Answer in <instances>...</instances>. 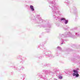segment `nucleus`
Here are the masks:
<instances>
[{
	"mask_svg": "<svg viewBox=\"0 0 80 80\" xmlns=\"http://www.w3.org/2000/svg\"><path fill=\"white\" fill-rule=\"evenodd\" d=\"M61 20H65V18H62L61 19Z\"/></svg>",
	"mask_w": 80,
	"mask_h": 80,
	"instance_id": "obj_3",
	"label": "nucleus"
},
{
	"mask_svg": "<svg viewBox=\"0 0 80 80\" xmlns=\"http://www.w3.org/2000/svg\"><path fill=\"white\" fill-rule=\"evenodd\" d=\"M59 78H60V79H62V76H60L59 77Z\"/></svg>",
	"mask_w": 80,
	"mask_h": 80,
	"instance_id": "obj_7",
	"label": "nucleus"
},
{
	"mask_svg": "<svg viewBox=\"0 0 80 80\" xmlns=\"http://www.w3.org/2000/svg\"><path fill=\"white\" fill-rule=\"evenodd\" d=\"M78 76H79V74H78V73H77V74H76V76L77 77H78Z\"/></svg>",
	"mask_w": 80,
	"mask_h": 80,
	"instance_id": "obj_4",
	"label": "nucleus"
},
{
	"mask_svg": "<svg viewBox=\"0 0 80 80\" xmlns=\"http://www.w3.org/2000/svg\"><path fill=\"white\" fill-rule=\"evenodd\" d=\"M73 72H74V73H78V72L77 71L74 70L73 71Z\"/></svg>",
	"mask_w": 80,
	"mask_h": 80,
	"instance_id": "obj_2",
	"label": "nucleus"
},
{
	"mask_svg": "<svg viewBox=\"0 0 80 80\" xmlns=\"http://www.w3.org/2000/svg\"><path fill=\"white\" fill-rule=\"evenodd\" d=\"M76 74L75 73H73L72 74L73 76H76Z\"/></svg>",
	"mask_w": 80,
	"mask_h": 80,
	"instance_id": "obj_6",
	"label": "nucleus"
},
{
	"mask_svg": "<svg viewBox=\"0 0 80 80\" xmlns=\"http://www.w3.org/2000/svg\"><path fill=\"white\" fill-rule=\"evenodd\" d=\"M30 8L31 9L32 11H34V8H33V6L32 5H30Z\"/></svg>",
	"mask_w": 80,
	"mask_h": 80,
	"instance_id": "obj_1",
	"label": "nucleus"
},
{
	"mask_svg": "<svg viewBox=\"0 0 80 80\" xmlns=\"http://www.w3.org/2000/svg\"><path fill=\"white\" fill-rule=\"evenodd\" d=\"M65 24H67V23H68V20H66L65 19Z\"/></svg>",
	"mask_w": 80,
	"mask_h": 80,
	"instance_id": "obj_5",
	"label": "nucleus"
}]
</instances>
